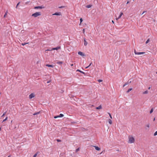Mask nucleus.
I'll return each instance as SVG.
<instances>
[{
  "label": "nucleus",
  "mask_w": 157,
  "mask_h": 157,
  "mask_svg": "<svg viewBox=\"0 0 157 157\" xmlns=\"http://www.w3.org/2000/svg\"><path fill=\"white\" fill-rule=\"evenodd\" d=\"M146 126L148 128H149V124H147L146 125Z\"/></svg>",
  "instance_id": "nucleus-34"
},
{
  "label": "nucleus",
  "mask_w": 157,
  "mask_h": 157,
  "mask_svg": "<svg viewBox=\"0 0 157 157\" xmlns=\"http://www.w3.org/2000/svg\"><path fill=\"white\" fill-rule=\"evenodd\" d=\"M29 2H26V4H27Z\"/></svg>",
  "instance_id": "nucleus-46"
},
{
  "label": "nucleus",
  "mask_w": 157,
  "mask_h": 157,
  "mask_svg": "<svg viewBox=\"0 0 157 157\" xmlns=\"http://www.w3.org/2000/svg\"><path fill=\"white\" fill-rule=\"evenodd\" d=\"M40 113V112H36V113H34V114H33V115H36L38 114H39Z\"/></svg>",
  "instance_id": "nucleus-21"
},
{
  "label": "nucleus",
  "mask_w": 157,
  "mask_h": 157,
  "mask_svg": "<svg viewBox=\"0 0 157 157\" xmlns=\"http://www.w3.org/2000/svg\"><path fill=\"white\" fill-rule=\"evenodd\" d=\"M88 67V66H87V67H86V68H86V69H87V68H88V67Z\"/></svg>",
  "instance_id": "nucleus-45"
},
{
  "label": "nucleus",
  "mask_w": 157,
  "mask_h": 157,
  "mask_svg": "<svg viewBox=\"0 0 157 157\" xmlns=\"http://www.w3.org/2000/svg\"><path fill=\"white\" fill-rule=\"evenodd\" d=\"M76 71H78V72H79L83 74H85V73L82 71H81V70H79V69H78L76 70Z\"/></svg>",
  "instance_id": "nucleus-14"
},
{
  "label": "nucleus",
  "mask_w": 157,
  "mask_h": 157,
  "mask_svg": "<svg viewBox=\"0 0 157 157\" xmlns=\"http://www.w3.org/2000/svg\"><path fill=\"white\" fill-rule=\"evenodd\" d=\"M28 44V43H22L21 44L23 45V46H24L26 44Z\"/></svg>",
  "instance_id": "nucleus-29"
},
{
  "label": "nucleus",
  "mask_w": 157,
  "mask_h": 157,
  "mask_svg": "<svg viewBox=\"0 0 157 157\" xmlns=\"http://www.w3.org/2000/svg\"><path fill=\"white\" fill-rule=\"evenodd\" d=\"M57 141L58 142H61V140H59V139H57Z\"/></svg>",
  "instance_id": "nucleus-38"
},
{
  "label": "nucleus",
  "mask_w": 157,
  "mask_h": 157,
  "mask_svg": "<svg viewBox=\"0 0 157 157\" xmlns=\"http://www.w3.org/2000/svg\"><path fill=\"white\" fill-rule=\"evenodd\" d=\"M59 117V116H55L54 117V118L55 119Z\"/></svg>",
  "instance_id": "nucleus-37"
},
{
  "label": "nucleus",
  "mask_w": 157,
  "mask_h": 157,
  "mask_svg": "<svg viewBox=\"0 0 157 157\" xmlns=\"http://www.w3.org/2000/svg\"><path fill=\"white\" fill-rule=\"evenodd\" d=\"M59 116V117H63L64 116V115L62 114H60Z\"/></svg>",
  "instance_id": "nucleus-20"
},
{
  "label": "nucleus",
  "mask_w": 157,
  "mask_h": 157,
  "mask_svg": "<svg viewBox=\"0 0 157 157\" xmlns=\"http://www.w3.org/2000/svg\"><path fill=\"white\" fill-rule=\"evenodd\" d=\"M83 21V20L82 19V18H81L80 19V23L81 24L82 21Z\"/></svg>",
  "instance_id": "nucleus-36"
},
{
  "label": "nucleus",
  "mask_w": 157,
  "mask_h": 157,
  "mask_svg": "<svg viewBox=\"0 0 157 157\" xmlns=\"http://www.w3.org/2000/svg\"><path fill=\"white\" fill-rule=\"evenodd\" d=\"M46 66L47 67H54V65H52L46 64Z\"/></svg>",
  "instance_id": "nucleus-12"
},
{
  "label": "nucleus",
  "mask_w": 157,
  "mask_h": 157,
  "mask_svg": "<svg viewBox=\"0 0 157 157\" xmlns=\"http://www.w3.org/2000/svg\"><path fill=\"white\" fill-rule=\"evenodd\" d=\"M50 82V81H48L47 82V83H49Z\"/></svg>",
  "instance_id": "nucleus-41"
},
{
  "label": "nucleus",
  "mask_w": 157,
  "mask_h": 157,
  "mask_svg": "<svg viewBox=\"0 0 157 157\" xmlns=\"http://www.w3.org/2000/svg\"><path fill=\"white\" fill-rule=\"evenodd\" d=\"M108 114L109 115V117H110V118H111V119H112V116H111L110 114L109 113H108Z\"/></svg>",
  "instance_id": "nucleus-32"
},
{
  "label": "nucleus",
  "mask_w": 157,
  "mask_h": 157,
  "mask_svg": "<svg viewBox=\"0 0 157 157\" xmlns=\"http://www.w3.org/2000/svg\"><path fill=\"white\" fill-rule=\"evenodd\" d=\"M133 0L134 1V0Z\"/></svg>",
  "instance_id": "nucleus-57"
},
{
  "label": "nucleus",
  "mask_w": 157,
  "mask_h": 157,
  "mask_svg": "<svg viewBox=\"0 0 157 157\" xmlns=\"http://www.w3.org/2000/svg\"><path fill=\"white\" fill-rule=\"evenodd\" d=\"M134 138L132 136H128V143L129 144H132L135 142Z\"/></svg>",
  "instance_id": "nucleus-1"
},
{
  "label": "nucleus",
  "mask_w": 157,
  "mask_h": 157,
  "mask_svg": "<svg viewBox=\"0 0 157 157\" xmlns=\"http://www.w3.org/2000/svg\"><path fill=\"white\" fill-rule=\"evenodd\" d=\"M150 89V87H149L148 88V89L149 90V89Z\"/></svg>",
  "instance_id": "nucleus-51"
},
{
  "label": "nucleus",
  "mask_w": 157,
  "mask_h": 157,
  "mask_svg": "<svg viewBox=\"0 0 157 157\" xmlns=\"http://www.w3.org/2000/svg\"><path fill=\"white\" fill-rule=\"evenodd\" d=\"M96 109H102V107H101V105H100V106H99L98 107H97L96 108Z\"/></svg>",
  "instance_id": "nucleus-13"
},
{
  "label": "nucleus",
  "mask_w": 157,
  "mask_h": 157,
  "mask_svg": "<svg viewBox=\"0 0 157 157\" xmlns=\"http://www.w3.org/2000/svg\"><path fill=\"white\" fill-rule=\"evenodd\" d=\"M156 74H157V72H156Z\"/></svg>",
  "instance_id": "nucleus-56"
},
{
  "label": "nucleus",
  "mask_w": 157,
  "mask_h": 157,
  "mask_svg": "<svg viewBox=\"0 0 157 157\" xmlns=\"http://www.w3.org/2000/svg\"><path fill=\"white\" fill-rule=\"evenodd\" d=\"M20 3V2H19L17 4V6H16V8H17V7L18 6V5H19V4Z\"/></svg>",
  "instance_id": "nucleus-35"
},
{
  "label": "nucleus",
  "mask_w": 157,
  "mask_h": 157,
  "mask_svg": "<svg viewBox=\"0 0 157 157\" xmlns=\"http://www.w3.org/2000/svg\"><path fill=\"white\" fill-rule=\"evenodd\" d=\"M132 90V88H131L128 90L127 91V93H128L130 91Z\"/></svg>",
  "instance_id": "nucleus-18"
},
{
  "label": "nucleus",
  "mask_w": 157,
  "mask_h": 157,
  "mask_svg": "<svg viewBox=\"0 0 157 157\" xmlns=\"http://www.w3.org/2000/svg\"><path fill=\"white\" fill-rule=\"evenodd\" d=\"M38 153V152L36 153L33 156V157H36V156L37 155Z\"/></svg>",
  "instance_id": "nucleus-27"
},
{
  "label": "nucleus",
  "mask_w": 157,
  "mask_h": 157,
  "mask_svg": "<svg viewBox=\"0 0 157 157\" xmlns=\"http://www.w3.org/2000/svg\"><path fill=\"white\" fill-rule=\"evenodd\" d=\"M8 157H10V156H9Z\"/></svg>",
  "instance_id": "nucleus-55"
},
{
  "label": "nucleus",
  "mask_w": 157,
  "mask_h": 157,
  "mask_svg": "<svg viewBox=\"0 0 157 157\" xmlns=\"http://www.w3.org/2000/svg\"><path fill=\"white\" fill-rule=\"evenodd\" d=\"M6 112H5L3 114V115L1 116V117H3L6 114Z\"/></svg>",
  "instance_id": "nucleus-31"
},
{
  "label": "nucleus",
  "mask_w": 157,
  "mask_h": 157,
  "mask_svg": "<svg viewBox=\"0 0 157 157\" xmlns=\"http://www.w3.org/2000/svg\"><path fill=\"white\" fill-rule=\"evenodd\" d=\"M78 54L80 56H84L85 54H83L82 52H78Z\"/></svg>",
  "instance_id": "nucleus-9"
},
{
  "label": "nucleus",
  "mask_w": 157,
  "mask_h": 157,
  "mask_svg": "<svg viewBox=\"0 0 157 157\" xmlns=\"http://www.w3.org/2000/svg\"><path fill=\"white\" fill-rule=\"evenodd\" d=\"M79 150V148H78L76 150V152H77Z\"/></svg>",
  "instance_id": "nucleus-33"
},
{
  "label": "nucleus",
  "mask_w": 157,
  "mask_h": 157,
  "mask_svg": "<svg viewBox=\"0 0 157 157\" xmlns=\"http://www.w3.org/2000/svg\"><path fill=\"white\" fill-rule=\"evenodd\" d=\"M23 31H23V30H22V31H21V33H23Z\"/></svg>",
  "instance_id": "nucleus-48"
},
{
  "label": "nucleus",
  "mask_w": 157,
  "mask_h": 157,
  "mask_svg": "<svg viewBox=\"0 0 157 157\" xmlns=\"http://www.w3.org/2000/svg\"><path fill=\"white\" fill-rule=\"evenodd\" d=\"M83 33H84V32H85V29H83Z\"/></svg>",
  "instance_id": "nucleus-42"
},
{
  "label": "nucleus",
  "mask_w": 157,
  "mask_h": 157,
  "mask_svg": "<svg viewBox=\"0 0 157 157\" xmlns=\"http://www.w3.org/2000/svg\"><path fill=\"white\" fill-rule=\"evenodd\" d=\"M71 66H73V64H71Z\"/></svg>",
  "instance_id": "nucleus-44"
},
{
  "label": "nucleus",
  "mask_w": 157,
  "mask_h": 157,
  "mask_svg": "<svg viewBox=\"0 0 157 157\" xmlns=\"http://www.w3.org/2000/svg\"><path fill=\"white\" fill-rule=\"evenodd\" d=\"M155 120V118H154L153 119V121H154Z\"/></svg>",
  "instance_id": "nucleus-47"
},
{
  "label": "nucleus",
  "mask_w": 157,
  "mask_h": 157,
  "mask_svg": "<svg viewBox=\"0 0 157 157\" xmlns=\"http://www.w3.org/2000/svg\"><path fill=\"white\" fill-rule=\"evenodd\" d=\"M94 147L95 149L97 150V151H99L100 150V148L97 146H93Z\"/></svg>",
  "instance_id": "nucleus-10"
},
{
  "label": "nucleus",
  "mask_w": 157,
  "mask_h": 157,
  "mask_svg": "<svg viewBox=\"0 0 157 157\" xmlns=\"http://www.w3.org/2000/svg\"><path fill=\"white\" fill-rule=\"evenodd\" d=\"M63 63L61 61L58 62H57V63L59 64H62Z\"/></svg>",
  "instance_id": "nucleus-23"
},
{
  "label": "nucleus",
  "mask_w": 157,
  "mask_h": 157,
  "mask_svg": "<svg viewBox=\"0 0 157 157\" xmlns=\"http://www.w3.org/2000/svg\"><path fill=\"white\" fill-rule=\"evenodd\" d=\"M148 93V91L147 90H146L143 93V94H146Z\"/></svg>",
  "instance_id": "nucleus-16"
},
{
  "label": "nucleus",
  "mask_w": 157,
  "mask_h": 157,
  "mask_svg": "<svg viewBox=\"0 0 157 157\" xmlns=\"http://www.w3.org/2000/svg\"><path fill=\"white\" fill-rule=\"evenodd\" d=\"M135 54L136 55H140L142 54H143L145 53L144 52H138L136 51L135 50H134V51Z\"/></svg>",
  "instance_id": "nucleus-4"
},
{
  "label": "nucleus",
  "mask_w": 157,
  "mask_h": 157,
  "mask_svg": "<svg viewBox=\"0 0 157 157\" xmlns=\"http://www.w3.org/2000/svg\"><path fill=\"white\" fill-rule=\"evenodd\" d=\"M61 15V13L60 12H56L52 14L53 15Z\"/></svg>",
  "instance_id": "nucleus-8"
},
{
  "label": "nucleus",
  "mask_w": 157,
  "mask_h": 157,
  "mask_svg": "<svg viewBox=\"0 0 157 157\" xmlns=\"http://www.w3.org/2000/svg\"><path fill=\"white\" fill-rule=\"evenodd\" d=\"M129 3V2L128 1L127 2V4H128Z\"/></svg>",
  "instance_id": "nucleus-50"
},
{
  "label": "nucleus",
  "mask_w": 157,
  "mask_h": 157,
  "mask_svg": "<svg viewBox=\"0 0 157 157\" xmlns=\"http://www.w3.org/2000/svg\"><path fill=\"white\" fill-rule=\"evenodd\" d=\"M7 118H8V117H6V118L3 120L2 122H3L5 121H6V120H7Z\"/></svg>",
  "instance_id": "nucleus-26"
},
{
  "label": "nucleus",
  "mask_w": 157,
  "mask_h": 157,
  "mask_svg": "<svg viewBox=\"0 0 157 157\" xmlns=\"http://www.w3.org/2000/svg\"><path fill=\"white\" fill-rule=\"evenodd\" d=\"M108 121H109V123L110 124H112V121L111 119H109L108 120Z\"/></svg>",
  "instance_id": "nucleus-15"
},
{
  "label": "nucleus",
  "mask_w": 157,
  "mask_h": 157,
  "mask_svg": "<svg viewBox=\"0 0 157 157\" xmlns=\"http://www.w3.org/2000/svg\"><path fill=\"white\" fill-rule=\"evenodd\" d=\"M41 15V13L40 12H36L33 14H32V16H33L34 17H36L38 16Z\"/></svg>",
  "instance_id": "nucleus-2"
},
{
  "label": "nucleus",
  "mask_w": 157,
  "mask_h": 157,
  "mask_svg": "<svg viewBox=\"0 0 157 157\" xmlns=\"http://www.w3.org/2000/svg\"><path fill=\"white\" fill-rule=\"evenodd\" d=\"M92 6V5H87L86 6V7L88 8H90Z\"/></svg>",
  "instance_id": "nucleus-19"
},
{
  "label": "nucleus",
  "mask_w": 157,
  "mask_h": 157,
  "mask_svg": "<svg viewBox=\"0 0 157 157\" xmlns=\"http://www.w3.org/2000/svg\"><path fill=\"white\" fill-rule=\"evenodd\" d=\"M98 81L99 82H102V80H101V79H99V80H98Z\"/></svg>",
  "instance_id": "nucleus-30"
},
{
  "label": "nucleus",
  "mask_w": 157,
  "mask_h": 157,
  "mask_svg": "<svg viewBox=\"0 0 157 157\" xmlns=\"http://www.w3.org/2000/svg\"><path fill=\"white\" fill-rule=\"evenodd\" d=\"M8 13V11H7L6 12V13H5V14L4 15V18H5V17H6V15H7V14Z\"/></svg>",
  "instance_id": "nucleus-17"
},
{
  "label": "nucleus",
  "mask_w": 157,
  "mask_h": 157,
  "mask_svg": "<svg viewBox=\"0 0 157 157\" xmlns=\"http://www.w3.org/2000/svg\"><path fill=\"white\" fill-rule=\"evenodd\" d=\"M63 7V6H62L60 7L59 8H62Z\"/></svg>",
  "instance_id": "nucleus-52"
},
{
  "label": "nucleus",
  "mask_w": 157,
  "mask_h": 157,
  "mask_svg": "<svg viewBox=\"0 0 157 157\" xmlns=\"http://www.w3.org/2000/svg\"><path fill=\"white\" fill-rule=\"evenodd\" d=\"M23 31H23V30H22V31H21V33H23Z\"/></svg>",
  "instance_id": "nucleus-49"
},
{
  "label": "nucleus",
  "mask_w": 157,
  "mask_h": 157,
  "mask_svg": "<svg viewBox=\"0 0 157 157\" xmlns=\"http://www.w3.org/2000/svg\"><path fill=\"white\" fill-rule=\"evenodd\" d=\"M123 14V13L122 12H121L120 14V15L119 16H118V17H117V18H116V19L117 20L118 19H120L121 17V16H122V15Z\"/></svg>",
  "instance_id": "nucleus-7"
},
{
  "label": "nucleus",
  "mask_w": 157,
  "mask_h": 157,
  "mask_svg": "<svg viewBox=\"0 0 157 157\" xmlns=\"http://www.w3.org/2000/svg\"><path fill=\"white\" fill-rule=\"evenodd\" d=\"M35 96V95L34 93H32L30 94L29 95V99H31L34 98Z\"/></svg>",
  "instance_id": "nucleus-5"
},
{
  "label": "nucleus",
  "mask_w": 157,
  "mask_h": 157,
  "mask_svg": "<svg viewBox=\"0 0 157 157\" xmlns=\"http://www.w3.org/2000/svg\"><path fill=\"white\" fill-rule=\"evenodd\" d=\"M44 6H36L34 8L35 9H43L44 8Z\"/></svg>",
  "instance_id": "nucleus-6"
},
{
  "label": "nucleus",
  "mask_w": 157,
  "mask_h": 157,
  "mask_svg": "<svg viewBox=\"0 0 157 157\" xmlns=\"http://www.w3.org/2000/svg\"><path fill=\"white\" fill-rule=\"evenodd\" d=\"M150 41V39H148V40H147V41L146 42V44H147Z\"/></svg>",
  "instance_id": "nucleus-25"
},
{
  "label": "nucleus",
  "mask_w": 157,
  "mask_h": 157,
  "mask_svg": "<svg viewBox=\"0 0 157 157\" xmlns=\"http://www.w3.org/2000/svg\"><path fill=\"white\" fill-rule=\"evenodd\" d=\"M12 121H12H12H11V123H12Z\"/></svg>",
  "instance_id": "nucleus-53"
},
{
  "label": "nucleus",
  "mask_w": 157,
  "mask_h": 157,
  "mask_svg": "<svg viewBox=\"0 0 157 157\" xmlns=\"http://www.w3.org/2000/svg\"><path fill=\"white\" fill-rule=\"evenodd\" d=\"M128 84H129L128 82H126L125 83V84H124V85H123V87H124L126 85H127Z\"/></svg>",
  "instance_id": "nucleus-22"
},
{
  "label": "nucleus",
  "mask_w": 157,
  "mask_h": 157,
  "mask_svg": "<svg viewBox=\"0 0 157 157\" xmlns=\"http://www.w3.org/2000/svg\"><path fill=\"white\" fill-rule=\"evenodd\" d=\"M92 63H90V65H89L88 66V67H90L92 64Z\"/></svg>",
  "instance_id": "nucleus-40"
},
{
  "label": "nucleus",
  "mask_w": 157,
  "mask_h": 157,
  "mask_svg": "<svg viewBox=\"0 0 157 157\" xmlns=\"http://www.w3.org/2000/svg\"><path fill=\"white\" fill-rule=\"evenodd\" d=\"M153 108L151 109L150 111V114L151 113L153 112Z\"/></svg>",
  "instance_id": "nucleus-24"
},
{
  "label": "nucleus",
  "mask_w": 157,
  "mask_h": 157,
  "mask_svg": "<svg viewBox=\"0 0 157 157\" xmlns=\"http://www.w3.org/2000/svg\"><path fill=\"white\" fill-rule=\"evenodd\" d=\"M84 45L85 46H86L88 44L86 40V39L84 38Z\"/></svg>",
  "instance_id": "nucleus-11"
},
{
  "label": "nucleus",
  "mask_w": 157,
  "mask_h": 157,
  "mask_svg": "<svg viewBox=\"0 0 157 157\" xmlns=\"http://www.w3.org/2000/svg\"><path fill=\"white\" fill-rule=\"evenodd\" d=\"M154 136H156L157 135V131L155 132V133L154 134Z\"/></svg>",
  "instance_id": "nucleus-28"
},
{
  "label": "nucleus",
  "mask_w": 157,
  "mask_h": 157,
  "mask_svg": "<svg viewBox=\"0 0 157 157\" xmlns=\"http://www.w3.org/2000/svg\"><path fill=\"white\" fill-rule=\"evenodd\" d=\"M112 22L113 23H114V22L112 20Z\"/></svg>",
  "instance_id": "nucleus-43"
},
{
  "label": "nucleus",
  "mask_w": 157,
  "mask_h": 157,
  "mask_svg": "<svg viewBox=\"0 0 157 157\" xmlns=\"http://www.w3.org/2000/svg\"><path fill=\"white\" fill-rule=\"evenodd\" d=\"M146 12V11H144V12L142 13L141 15H142V14H144V13H145Z\"/></svg>",
  "instance_id": "nucleus-39"
},
{
  "label": "nucleus",
  "mask_w": 157,
  "mask_h": 157,
  "mask_svg": "<svg viewBox=\"0 0 157 157\" xmlns=\"http://www.w3.org/2000/svg\"><path fill=\"white\" fill-rule=\"evenodd\" d=\"M102 152H101V153H100V154H101L102 153Z\"/></svg>",
  "instance_id": "nucleus-54"
},
{
  "label": "nucleus",
  "mask_w": 157,
  "mask_h": 157,
  "mask_svg": "<svg viewBox=\"0 0 157 157\" xmlns=\"http://www.w3.org/2000/svg\"><path fill=\"white\" fill-rule=\"evenodd\" d=\"M60 47H58L56 48H53L51 50H49V49L47 50H46V51H52V50H58V49H60Z\"/></svg>",
  "instance_id": "nucleus-3"
}]
</instances>
